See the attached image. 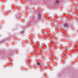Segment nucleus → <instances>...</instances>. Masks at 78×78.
Returning <instances> with one entry per match:
<instances>
[{"instance_id":"obj_1","label":"nucleus","mask_w":78,"mask_h":78,"mask_svg":"<svg viewBox=\"0 0 78 78\" xmlns=\"http://www.w3.org/2000/svg\"><path fill=\"white\" fill-rule=\"evenodd\" d=\"M64 25L65 27H66V28H67L69 26V24L68 23H65L64 24Z\"/></svg>"},{"instance_id":"obj_2","label":"nucleus","mask_w":78,"mask_h":78,"mask_svg":"<svg viewBox=\"0 0 78 78\" xmlns=\"http://www.w3.org/2000/svg\"><path fill=\"white\" fill-rule=\"evenodd\" d=\"M56 2L57 4H58V3H59V1H56Z\"/></svg>"},{"instance_id":"obj_3","label":"nucleus","mask_w":78,"mask_h":78,"mask_svg":"<svg viewBox=\"0 0 78 78\" xmlns=\"http://www.w3.org/2000/svg\"><path fill=\"white\" fill-rule=\"evenodd\" d=\"M37 65H40V63H39V62H37Z\"/></svg>"},{"instance_id":"obj_4","label":"nucleus","mask_w":78,"mask_h":78,"mask_svg":"<svg viewBox=\"0 0 78 78\" xmlns=\"http://www.w3.org/2000/svg\"><path fill=\"white\" fill-rule=\"evenodd\" d=\"M42 47V45H40V47Z\"/></svg>"}]
</instances>
